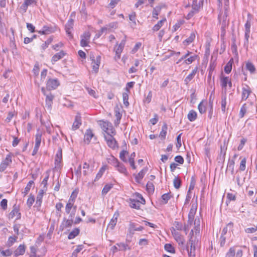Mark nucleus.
I'll use <instances>...</instances> for the list:
<instances>
[{
    "label": "nucleus",
    "instance_id": "23",
    "mask_svg": "<svg viewBox=\"0 0 257 257\" xmlns=\"http://www.w3.org/2000/svg\"><path fill=\"white\" fill-rule=\"evenodd\" d=\"M74 202H72V201H68L65 206V211L67 214L70 213V211L72 209H73L72 210H76V206H74Z\"/></svg>",
    "mask_w": 257,
    "mask_h": 257
},
{
    "label": "nucleus",
    "instance_id": "38",
    "mask_svg": "<svg viewBox=\"0 0 257 257\" xmlns=\"http://www.w3.org/2000/svg\"><path fill=\"white\" fill-rule=\"evenodd\" d=\"M233 224L231 222L228 223L227 224L226 226L224 227L223 229H222L221 235L224 236L226 234L228 230H232V229L233 228Z\"/></svg>",
    "mask_w": 257,
    "mask_h": 257
},
{
    "label": "nucleus",
    "instance_id": "50",
    "mask_svg": "<svg viewBox=\"0 0 257 257\" xmlns=\"http://www.w3.org/2000/svg\"><path fill=\"white\" fill-rule=\"evenodd\" d=\"M194 225H195V226H194V229L195 230V234H196L197 233H199V230H200V219L199 218H198V219L196 218L195 219Z\"/></svg>",
    "mask_w": 257,
    "mask_h": 257
},
{
    "label": "nucleus",
    "instance_id": "41",
    "mask_svg": "<svg viewBox=\"0 0 257 257\" xmlns=\"http://www.w3.org/2000/svg\"><path fill=\"white\" fill-rule=\"evenodd\" d=\"M107 160L109 164L114 166L115 167H116V166L118 165V164L119 163L118 160L113 156H111Z\"/></svg>",
    "mask_w": 257,
    "mask_h": 257
},
{
    "label": "nucleus",
    "instance_id": "53",
    "mask_svg": "<svg viewBox=\"0 0 257 257\" xmlns=\"http://www.w3.org/2000/svg\"><path fill=\"white\" fill-rule=\"evenodd\" d=\"M247 110V107L246 105V104L244 103L241 107L240 111H239V117L242 118L244 116L245 113L246 112Z\"/></svg>",
    "mask_w": 257,
    "mask_h": 257
},
{
    "label": "nucleus",
    "instance_id": "12",
    "mask_svg": "<svg viewBox=\"0 0 257 257\" xmlns=\"http://www.w3.org/2000/svg\"><path fill=\"white\" fill-rule=\"evenodd\" d=\"M251 92V90L250 87L248 85H245V86L242 88V94H241V99L242 100H245L247 99L249 95Z\"/></svg>",
    "mask_w": 257,
    "mask_h": 257
},
{
    "label": "nucleus",
    "instance_id": "18",
    "mask_svg": "<svg viewBox=\"0 0 257 257\" xmlns=\"http://www.w3.org/2000/svg\"><path fill=\"white\" fill-rule=\"evenodd\" d=\"M66 53L63 51H61L56 54H55L52 58L51 62L53 64H54L55 62L58 61V60L63 58L65 55Z\"/></svg>",
    "mask_w": 257,
    "mask_h": 257
},
{
    "label": "nucleus",
    "instance_id": "62",
    "mask_svg": "<svg viewBox=\"0 0 257 257\" xmlns=\"http://www.w3.org/2000/svg\"><path fill=\"white\" fill-rule=\"evenodd\" d=\"M232 69V63L229 61L224 67V71L226 73H229Z\"/></svg>",
    "mask_w": 257,
    "mask_h": 257
},
{
    "label": "nucleus",
    "instance_id": "33",
    "mask_svg": "<svg viewBox=\"0 0 257 257\" xmlns=\"http://www.w3.org/2000/svg\"><path fill=\"white\" fill-rule=\"evenodd\" d=\"M136 157V153L135 152H133L131 154L129 159H128V162L131 165V166L132 167L133 169H136V167L135 164V158Z\"/></svg>",
    "mask_w": 257,
    "mask_h": 257
},
{
    "label": "nucleus",
    "instance_id": "6",
    "mask_svg": "<svg viewBox=\"0 0 257 257\" xmlns=\"http://www.w3.org/2000/svg\"><path fill=\"white\" fill-rule=\"evenodd\" d=\"M60 85V82L57 79L50 78L46 83V88L48 90L56 89Z\"/></svg>",
    "mask_w": 257,
    "mask_h": 257
},
{
    "label": "nucleus",
    "instance_id": "26",
    "mask_svg": "<svg viewBox=\"0 0 257 257\" xmlns=\"http://www.w3.org/2000/svg\"><path fill=\"white\" fill-rule=\"evenodd\" d=\"M197 72V68H195L192 70L191 73L189 74L185 79L184 81L186 84H187L195 76Z\"/></svg>",
    "mask_w": 257,
    "mask_h": 257
},
{
    "label": "nucleus",
    "instance_id": "1",
    "mask_svg": "<svg viewBox=\"0 0 257 257\" xmlns=\"http://www.w3.org/2000/svg\"><path fill=\"white\" fill-rule=\"evenodd\" d=\"M136 196L141 200L140 201L135 200L134 199H130L129 202L130 206L133 208L139 209L140 208L141 204H145L146 201L145 199L143 197L142 195L140 194L137 193Z\"/></svg>",
    "mask_w": 257,
    "mask_h": 257
},
{
    "label": "nucleus",
    "instance_id": "2",
    "mask_svg": "<svg viewBox=\"0 0 257 257\" xmlns=\"http://www.w3.org/2000/svg\"><path fill=\"white\" fill-rule=\"evenodd\" d=\"M100 124L102 130L106 133L107 135L115 134V131L111 123L108 121H101Z\"/></svg>",
    "mask_w": 257,
    "mask_h": 257
},
{
    "label": "nucleus",
    "instance_id": "60",
    "mask_svg": "<svg viewBox=\"0 0 257 257\" xmlns=\"http://www.w3.org/2000/svg\"><path fill=\"white\" fill-rule=\"evenodd\" d=\"M246 160L244 158L240 162L239 166V170L241 171H243L245 169Z\"/></svg>",
    "mask_w": 257,
    "mask_h": 257
},
{
    "label": "nucleus",
    "instance_id": "28",
    "mask_svg": "<svg viewBox=\"0 0 257 257\" xmlns=\"http://www.w3.org/2000/svg\"><path fill=\"white\" fill-rule=\"evenodd\" d=\"M73 25V21L72 19L69 20L65 26V30L67 34L69 35L71 34V29H72Z\"/></svg>",
    "mask_w": 257,
    "mask_h": 257
},
{
    "label": "nucleus",
    "instance_id": "48",
    "mask_svg": "<svg viewBox=\"0 0 257 257\" xmlns=\"http://www.w3.org/2000/svg\"><path fill=\"white\" fill-rule=\"evenodd\" d=\"M171 198V195L169 193H165L163 195H162L161 198H162V202L163 204H166L167 203L168 200Z\"/></svg>",
    "mask_w": 257,
    "mask_h": 257
},
{
    "label": "nucleus",
    "instance_id": "42",
    "mask_svg": "<svg viewBox=\"0 0 257 257\" xmlns=\"http://www.w3.org/2000/svg\"><path fill=\"white\" fill-rule=\"evenodd\" d=\"M146 189L149 193H153L155 190V187L153 183L149 181L146 185Z\"/></svg>",
    "mask_w": 257,
    "mask_h": 257
},
{
    "label": "nucleus",
    "instance_id": "21",
    "mask_svg": "<svg viewBox=\"0 0 257 257\" xmlns=\"http://www.w3.org/2000/svg\"><path fill=\"white\" fill-rule=\"evenodd\" d=\"M148 169L145 168L142 169L138 175L136 176L135 180L137 183H140L143 178L145 174L147 173Z\"/></svg>",
    "mask_w": 257,
    "mask_h": 257
},
{
    "label": "nucleus",
    "instance_id": "27",
    "mask_svg": "<svg viewBox=\"0 0 257 257\" xmlns=\"http://www.w3.org/2000/svg\"><path fill=\"white\" fill-rule=\"evenodd\" d=\"M196 206L197 205H196L195 206V208L194 209L193 208V205H192V207L191 208L190 211V212L189 213V214H188V222L189 223H190V224H191L192 222L194 220V215L195 214V210H196Z\"/></svg>",
    "mask_w": 257,
    "mask_h": 257
},
{
    "label": "nucleus",
    "instance_id": "15",
    "mask_svg": "<svg viewBox=\"0 0 257 257\" xmlns=\"http://www.w3.org/2000/svg\"><path fill=\"white\" fill-rule=\"evenodd\" d=\"M90 37V34L89 32H85L82 36H81V45L82 47H85L87 46L88 41Z\"/></svg>",
    "mask_w": 257,
    "mask_h": 257
},
{
    "label": "nucleus",
    "instance_id": "63",
    "mask_svg": "<svg viewBox=\"0 0 257 257\" xmlns=\"http://www.w3.org/2000/svg\"><path fill=\"white\" fill-rule=\"evenodd\" d=\"M129 19L135 25H136V14L135 12H132L129 15Z\"/></svg>",
    "mask_w": 257,
    "mask_h": 257
},
{
    "label": "nucleus",
    "instance_id": "31",
    "mask_svg": "<svg viewBox=\"0 0 257 257\" xmlns=\"http://www.w3.org/2000/svg\"><path fill=\"white\" fill-rule=\"evenodd\" d=\"M245 68L250 72L251 74L254 73L255 71V68L254 65L250 62H247L246 63Z\"/></svg>",
    "mask_w": 257,
    "mask_h": 257
},
{
    "label": "nucleus",
    "instance_id": "58",
    "mask_svg": "<svg viewBox=\"0 0 257 257\" xmlns=\"http://www.w3.org/2000/svg\"><path fill=\"white\" fill-rule=\"evenodd\" d=\"M53 41V37H50L45 42V43L44 44H43L41 46L42 47V48L43 49V50H45V49H46L49 45Z\"/></svg>",
    "mask_w": 257,
    "mask_h": 257
},
{
    "label": "nucleus",
    "instance_id": "19",
    "mask_svg": "<svg viewBox=\"0 0 257 257\" xmlns=\"http://www.w3.org/2000/svg\"><path fill=\"white\" fill-rule=\"evenodd\" d=\"M144 227L142 226H137L135 223H131L128 228L129 232L131 234H134L135 231H142Z\"/></svg>",
    "mask_w": 257,
    "mask_h": 257
},
{
    "label": "nucleus",
    "instance_id": "54",
    "mask_svg": "<svg viewBox=\"0 0 257 257\" xmlns=\"http://www.w3.org/2000/svg\"><path fill=\"white\" fill-rule=\"evenodd\" d=\"M165 249L169 252L171 253H175V248L172 245V244L170 243H167L164 246Z\"/></svg>",
    "mask_w": 257,
    "mask_h": 257
},
{
    "label": "nucleus",
    "instance_id": "8",
    "mask_svg": "<svg viewBox=\"0 0 257 257\" xmlns=\"http://www.w3.org/2000/svg\"><path fill=\"white\" fill-rule=\"evenodd\" d=\"M21 217V214L20 212L19 206L15 204L13 206V210L9 214V218L10 219H13L16 217V220L20 219Z\"/></svg>",
    "mask_w": 257,
    "mask_h": 257
},
{
    "label": "nucleus",
    "instance_id": "57",
    "mask_svg": "<svg viewBox=\"0 0 257 257\" xmlns=\"http://www.w3.org/2000/svg\"><path fill=\"white\" fill-rule=\"evenodd\" d=\"M107 30V28H106V27L102 28L100 30H99V31H98L97 32V33L96 34V35L94 37V38L95 39L99 38L102 35V34L104 32H106Z\"/></svg>",
    "mask_w": 257,
    "mask_h": 257
},
{
    "label": "nucleus",
    "instance_id": "51",
    "mask_svg": "<svg viewBox=\"0 0 257 257\" xmlns=\"http://www.w3.org/2000/svg\"><path fill=\"white\" fill-rule=\"evenodd\" d=\"M161 7H156L155 8H154L153 11V17L154 18H155L156 19H158V16L159 14L160 11H161Z\"/></svg>",
    "mask_w": 257,
    "mask_h": 257
},
{
    "label": "nucleus",
    "instance_id": "3",
    "mask_svg": "<svg viewBox=\"0 0 257 257\" xmlns=\"http://www.w3.org/2000/svg\"><path fill=\"white\" fill-rule=\"evenodd\" d=\"M115 135V134H110L107 136L105 134H104V138L106 142L107 146L113 150L118 147L116 141L113 138V136Z\"/></svg>",
    "mask_w": 257,
    "mask_h": 257
},
{
    "label": "nucleus",
    "instance_id": "36",
    "mask_svg": "<svg viewBox=\"0 0 257 257\" xmlns=\"http://www.w3.org/2000/svg\"><path fill=\"white\" fill-rule=\"evenodd\" d=\"M35 147H40L41 143L42 134L40 132H38L35 136Z\"/></svg>",
    "mask_w": 257,
    "mask_h": 257
},
{
    "label": "nucleus",
    "instance_id": "64",
    "mask_svg": "<svg viewBox=\"0 0 257 257\" xmlns=\"http://www.w3.org/2000/svg\"><path fill=\"white\" fill-rule=\"evenodd\" d=\"M120 0H111L108 4V7L112 9L114 8L120 2Z\"/></svg>",
    "mask_w": 257,
    "mask_h": 257
},
{
    "label": "nucleus",
    "instance_id": "29",
    "mask_svg": "<svg viewBox=\"0 0 257 257\" xmlns=\"http://www.w3.org/2000/svg\"><path fill=\"white\" fill-rule=\"evenodd\" d=\"M166 21V18H164L159 21L157 24H156L153 28V31L156 32L159 30V29L163 26V24Z\"/></svg>",
    "mask_w": 257,
    "mask_h": 257
},
{
    "label": "nucleus",
    "instance_id": "32",
    "mask_svg": "<svg viewBox=\"0 0 257 257\" xmlns=\"http://www.w3.org/2000/svg\"><path fill=\"white\" fill-rule=\"evenodd\" d=\"M229 80V79L228 77L223 76L220 78L221 85L225 90L226 89Z\"/></svg>",
    "mask_w": 257,
    "mask_h": 257
},
{
    "label": "nucleus",
    "instance_id": "46",
    "mask_svg": "<svg viewBox=\"0 0 257 257\" xmlns=\"http://www.w3.org/2000/svg\"><path fill=\"white\" fill-rule=\"evenodd\" d=\"M195 38V33L194 32H192L190 34V35L189 36V37L184 41V43H186L187 45H189L194 40Z\"/></svg>",
    "mask_w": 257,
    "mask_h": 257
},
{
    "label": "nucleus",
    "instance_id": "17",
    "mask_svg": "<svg viewBox=\"0 0 257 257\" xmlns=\"http://www.w3.org/2000/svg\"><path fill=\"white\" fill-rule=\"evenodd\" d=\"M81 124V116L77 114L75 116V120L73 123L72 126V130L73 131H75L79 128L80 125Z\"/></svg>",
    "mask_w": 257,
    "mask_h": 257
},
{
    "label": "nucleus",
    "instance_id": "16",
    "mask_svg": "<svg viewBox=\"0 0 257 257\" xmlns=\"http://www.w3.org/2000/svg\"><path fill=\"white\" fill-rule=\"evenodd\" d=\"M61 161H62V150L61 149H59V150L55 156V168H59L60 167Z\"/></svg>",
    "mask_w": 257,
    "mask_h": 257
},
{
    "label": "nucleus",
    "instance_id": "40",
    "mask_svg": "<svg viewBox=\"0 0 257 257\" xmlns=\"http://www.w3.org/2000/svg\"><path fill=\"white\" fill-rule=\"evenodd\" d=\"M226 105V94L222 95L221 96V110L223 112L225 111Z\"/></svg>",
    "mask_w": 257,
    "mask_h": 257
},
{
    "label": "nucleus",
    "instance_id": "22",
    "mask_svg": "<svg viewBox=\"0 0 257 257\" xmlns=\"http://www.w3.org/2000/svg\"><path fill=\"white\" fill-rule=\"evenodd\" d=\"M25 252V246L23 244H20L15 250L14 254L16 256L23 255Z\"/></svg>",
    "mask_w": 257,
    "mask_h": 257
},
{
    "label": "nucleus",
    "instance_id": "34",
    "mask_svg": "<svg viewBox=\"0 0 257 257\" xmlns=\"http://www.w3.org/2000/svg\"><path fill=\"white\" fill-rule=\"evenodd\" d=\"M187 117L190 121H193L196 119L197 113L195 111L191 110L189 112Z\"/></svg>",
    "mask_w": 257,
    "mask_h": 257
},
{
    "label": "nucleus",
    "instance_id": "25",
    "mask_svg": "<svg viewBox=\"0 0 257 257\" xmlns=\"http://www.w3.org/2000/svg\"><path fill=\"white\" fill-rule=\"evenodd\" d=\"M46 105H48L49 107H50L53 103V100L54 98V96L51 92H49L46 95Z\"/></svg>",
    "mask_w": 257,
    "mask_h": 257
},
{
    "label": "nucleus",
    "instance_id": "59",
    "mask_svg": "<svg viewBox=\"0 0 257 257\" xmlns=\"http://www.w3.org/2000/svg\"><path fill=\"white\" fill-rule=\"evenodd\" d=\"M198 110L200 113L203 114L206 111V108L203 102L201 101L198 106Z\"/></svg>",
    "mask_w": 257,
    "mask_h": 257
},
{
    "label": "nucleus",
    "instance_id": "52",
    "mask_svg": "<svg viewBox=\"0 0 257 257\" xmlns=\"http://www.w3.org/2000/svg\"><path fill=\"white\" fill-rule=\"evenodd\" d=\"M83 174L84 176H87L89 173V165L86 162H85L83 166Z\"/></svg>",
    "mask_w": 257,
    "mask_h": 257
},
{
    "label": "nucleus",
    "instance_id": "45",
    "mask_svg": "<svg viewBox=\"0 0 257 257\" xmlns=\"http://www.w3.org/2000/svg\"><path fill=\"white\" fill-rule=\"evenodd\" d=\"M112 187H113V185L111 184H108L105 185L102 190V194L103 195H106L109 191V190L112 188Z\"/></svg>",
    "mask_w": 257,
    "mask_h": 257
},
{
    "label": "nucleus",
    "instance_id": "24",
    "mask_svg": "<svg viewBox=\"0 0 257 257\" xmlns=\"http://www.w3.org/2000/svg\"><path fill=\"white\" fill-rule=\"evenodd\" d=\"M118 215V214H116L115 213L114 214L112 218L111 219L110 221L109 222V223L107 226L108 228H110L111 230L114 228L117 221Z\"/></svg>",
    "mask_w": 257,
    "mask_h": 257
},
{
    "label": "nucleus",
    "instance_id": "39",
    "mask_svg": "<svg viewBox=\"0 0 257 257\" xmlns=\"http://www.w3.org/2000/svg\"><path fill=\"white\" fill-rule=\"evenodd\" d=\"M34 183V182L32 180H31L28 182L27 186L24 189V191L22 192V193L24 194V196H26L30 190L31 189V188L32 187V185H33Z\"/></svg>",
    "mask_w": 257,
    "mask_h": 257
},
{
    "label": "nucleus",
    "instance_id": "55",
    "mask_svg": "<svg viewBox=\"0 0 257 257\" xmlns=\"http://www.w3.org/2000/svg\"><path fill=\"white\" fill-rule=\"evenodd\" d=\"M235 253V248L234 247H231L229 248L228 251L226 254L225 257H234Z\"/></svg>",
    "mask_w": 257,
    "mask_h": 257
},
{
    "label": "nucleus",
    "instance_id": "20",
    "mask_svg": "<svg viewBox=\"0 0 257 257\" xmlns=\"http://www.w3.org/2000/svg\"><path fill=\"white\" fill-rule=\"evenodd\" d=\"M73 223V219L72 218H69V219H66L64 218L62 224L60 226V227H62V229H63L64 228H68L72 226V224Z\"/></svg>",
    "mask_w": 257,
    "mask_h": 257
},
{
    "label": "nucleus",
    "instance_id": "47",
    "mask_svg": "<svg viewBox=\"0 0 257 257\" xmlns=\"http://www.w3.org/2000/svg\"><path fill=\"white\" fill-rule=\"evenodd\" d=\"M43 30H44L45 32L46 35L50 34L53 33L55 32V30L52 27L48 26H43Z\"/></svg>",
    "mask_w": 257,
    "mask_h": 257
},
{
    "label": "nucleus",
    "instance_id": "7",
    "mask_svg": "<svg viewBox=\"0 0 257 257\" xmlns=\"http://www.w3.org/2000/svg\"><path fill=\"white\" fill-rule=\"evenodd\" d=\"M90 59L92 61V71L94 73H96L98 71L99 67L100 64L101 57L100 56H97L95 59L94 56H90Z\"/></svg>",
    "mask_w": 257,
    "mask_h": 257
},
{
    "label": "nucleus",
    "instance_id": "9",
    "mask_svg": "<svg viewBox=\"0 0 257 257\" xmlns=\"http://www.w3.org/2000/svg\"><path fill=\"white\" fill-rule=\"evenodd\" d=\"M251 27V22H250V19H247L245 25H244V28H245V35H244V45H247L248 44V39L249 38V34H250V29Z\"/></svg>",
    "mask_w": 257,
    "mask_h": 257
},
{
    "label": "nucleus",
    "instance_id": "13",
    "mask_svg": "<svg viewBox=\"0 0 257 257\" xmlns=\"http://www.w3.org/2000/svg\"><path fill=\"white\" fill-rule=\"evenodd\" d=\"M93 137H94V134L92 130L90 129L87 130L84 136V142L87 144H89Z\"/></svg>",
    "mask_w": 257,
    "mask_h": 257
},
{
    "label": "nucleus",
    "instance_id": "61",
    "mask_svg": "<svg viewBox=\"0 0 257 257\" xmlns=\"http://www.w3.org/2000/svg\"><path fill=\"white\" fill-rule=\"evenodd\" d=\"M105 171V168L104 167H102L100 170L99 171V172H98V173L96 174V176L95 177V178L94 179V181H97L98 179H99L102 174H103L104 172Z\"/></svg>",
    "mask_w": 257,
    "mask_h": 257
},
{
    "label": "nucleus",
    "instance_id": "5",
    "mask_svg": "<svg viewBox=\"0 0 257 257\" xmlns=\"http://www.w3.org/2000/svg\"><path fill=\"white\" fill-rule=\"evenodd\" d=\"M203 4V0H199V2H198V0H193L192 3V9L193 11H192L191 12H190L188 14L189 17H192L194 15V13H197L200 8L202 7Z\"/></svg>",
    "mask_w": 257,
    "mask_h": 257
},
{
    "label": "nucleus",
    "instance_id": "37",
    "mask_svg": "<svg viewBox=\"0 0 257 257\" xmlns=\"http://www.w3.org/2000/svg\"><path fill=\"white\" fill-rule=\"evenodd\" d=\"M115 168H117V170L120 173H123V174H125V175H127V173L126 169L125 166H124V165H123L122 164L119 163L118 164V165H117Z\"/></svg>",
    "mask_w": 257,
    "mask_h": 257
},
{
    "label": "nucleus",
    "instance_id": "56",
    "mask_svg": "<svg viewBox=\"0 0 257 257\" xmlns=\"http://www.w3.org/2000/svg\"><path fill=\"white\" fill-rule=\"evenodd\" d=\"M18 238V237L16 236H11L9 237L8 241V245L9 246H11L13 245V244L15 242Z\"/></svg>",
    "mask_w": 257,
    "mask_h": 257
},
{
    "label": "nucleus",
    "instance_id": "11",
    "mask_svg": "<svg viewBox=\"0 0 257 257\" xmlns=\"http://www.w3.org/2000/svg\"><path fill=\"white\" fill-rule=\"evenodd\" d=\"M172 234L175 239L176 240V241L178 243L179 245H183L184 244L185 239L183 236L181 235L179 232L174 230V231L172 232Z\"/></svg>",
    "mask_w": 257,
    "mask_h": 257
},
{
    "label": "nucleus",
    "instance_id": "44",
    "mask_svg": "<svg viewBox=\"0 0 257 257\" xmlns=\"http://www.w3.org/2000/svg\"><path fill=\"white\" fill-rule=\"evenodd\" d=\"M167 126L165 124L163 125L162 128V131H161L160 133V137L161 138L162 140H164L166 138V136L167 134Z\"/></svg>",
    "mask_w": 257,
    "mask_h": 257
},
{
    "label": "nucleus",
    "instance_id": "30",
    "mask_svg": "<svg viewBox=\"0 0 257 257\" xmlns=\"http://www.w3.org/2000/svg\"><path fill=\"white\" fill-rule=\"evenodd\" d=\"M125 90L127 91L126 92H123L122 93V98L123 104L125 106H128L129 105V102L128 101V93L130 92L128 89L127 88H125Z\"/></svg>",
    "mask_w": 257,
    "mask_h": 257
},
{
    "label": "nucleus",
    "instance_id": "14",
    "mask_svg": "<svg viewBox=\"0 0 257 257\" xmlns=\"http://www.w3.org/2000/svg\"><path fill=\"white\" fill-rule=\"evenodd\" d=\"M37 0H25L24 3L22 5L20 9L22 10L24 12H26L28 6H31L33 4H36Z\"/></svg>",
    "mask_w": 257,
    "mask_h": 257
},
{
    "label": "nucleus",
    "instance_id": "43",
    "mask_svg": "<svg viewBox=\"0 0 257 257\" xmlns=\"http://www.w3.org/2000/svg\"><path fill=\"white\" fill-rule=\"evenodd\" d=\"M173 185L176 189H179L181 185V179L178 177H175L173 180Z\"/></svg>",
    "mask_w": 257,
    "mask_h": 257
},
{
    "label": "nucleus",
    "instance_id": "10",
    "mask_svg": "<svg viewBox=\"0 0 257 257\" xmlns=\"http://www.w3.org/2000/svg\"><path fill=\"white\" fill-rule=\"evenodd\" d=\"M125 44V40L123 39L119 45L116 44V46L114 48V51L115 52V58H116L117 59H120V55L124 48Z\"/></svg>",
    "mask_w": 257,
    "mask_h": 257
},
{
    "label": "nucleus",
    "instance_id": "4",
    "mask_svg": "<svg viewBox=\"0 0 257 257\" xmlns=\"http://www.w3.org/2000/svg\"><path fill=\"white\" fill-rule=\"evenodd\" d=\"M12 163V156L11 154H9L0 164V172H4Z\"/></svg>",
    "mask_w": 257,
    "mask_h": 257
},
{
    "label": "nucleus",
    "instance_id": "49",
    "mask_svg": "<svg viewBox=\"0 0 257 257\" xmlns=\"http://www.w3.org/2000/svg\"><path fill=\"white\" fill-rule=\"evenodd\" d=\"M196 58H197V55H194L193 56H190L189 58H187L184 60V63L187 65L190 64L196 60Z\"/></svg>",
    "mask_w": 257,
    "mask_h": 257
},
{
    "label": "nucleus",
    "instance_id": "35",
    "mask_svg": "<svg viewBox=\"0 0 257 257\" xmlns=\"http://www.w3.org/2000/svg\"><path fill=\"white\" fill-rule=\"evenodd\" d=\"M80 230L78 228H75L72 231H71L68 235V238L69 239H72L75 238L78 234L79 233Z\"/></svg>",
    "mask_w": 257,
    "mask_h": 257
}]
</instances>
